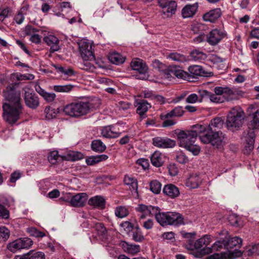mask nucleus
<instances>
[{"mask_svg": "<svg viewBox=\"0 0 259 259\" xmlns=\"http://www.w3.org/2000/svg\"><path fill=\"white\" fill-rule=\"evenodd\" d=\"M242 242L241 238L235 236L230 238L227 241H225V248L229 249L234 247H240L242 245Z\"/></svg>", "mask_w": 259, "mask_h": 259, "instance_id": "nucleus-30", "label": "nucleus"}, {"mask_svg": "<svg viewBox=\"0 0 259 259\" xmlns=\"http://www.w3.org/2000/svg\"><path fill=\"white\" fill-rule=\"evenodd\" d=\"M198 4L197 3L193 5H187L182 10V17L184 18H190L193 17L198 9Z\"/></svg>", "mask_w": 259, "mask_h": 259, "instance_id": "nucleus-24", "label": "nucleus"}, {"mask_svg": "<svg viewBox=\"0 0 259 259\" xmlns=\"http://www.w3.org/2000/svg\"><path fill=\"white\" fill-rule=\"evenodd\" d=\"M204 129L197 124L192 126L190 130L179 131L177 134L179 146L190 151L193 155H197L200 151V147L195 143L198 136L200 139V135Z\"/></svg>", "mask_w": 259, "mask_h": 259, "instance_id": "nucleus-3", "label": "nucleus"}, {"mask_svg": "<svg viewBox=\"0 0 259 259\" xmlns=\"http://www.w3.org/2000/svg\"><path fill=\"white\" fill-rule=\"evenodd\" d=\"M184 112L185 111L182 106H177L166 114L161 115V119H164V118L181 117L183 116Z\"/></svg>", "mask_w": 259, "mask_h": 259, "instance_id": "nucleus-26", "label": "nucleus"}, {"mask_svg": "<svg viewBox=\"0 0 259 259\" xmlns=\"http://www.w3.org/2000/svg\"><path fill=\"white\" fill-rule=\"evenodd\" d=\"M257 247L255 245L248 246L246 247L242 253L241 251L237 252L235 256H241L242 253L245 255L251 256L257 251Z\"/></svg>", "mask_w": 259, "mask_h": 259, "instance_id": "nucleus-40", "label": "nucleus"}, {"mask_svg": "<svg viewBox=\"0 0 259 259\" xmlns=\"http://www.w3.org/2000/svg\"><path fill=\"white\" fill-rule=\"evenodd\" d=\"M17 83L8 85L3 91L5 100L8 101L3 104V116L6 121L14 123L19 118L22 111L20 103V92L15 87Z\"/></svg>", "mask_w": 259, "mask_h": 259, "instance_id": "nucleus-1", "label": "nucleus"}, {"mask_svg": "<svg viewBox=\"0 0 259 259\" xmlns=\"http://www.w3.org/2000/svg\"><path fill=\"white\" fill-rule=\"evenodd\" d=\"M74 85L71 84L65 85H55L53 86V89L57 92L69 93L72 90Z\"/></svg>", "mask_w": 259, "mask_h": 259, "instance_id": "nucleus-39", "label": "nucleus"}, {"mask_svg": "<svg viewBox=\"0 0 259 259\" xmlns=\"http://www.w3.org/2000/svg\"><path fill=\"white\" fill-rule=\"evenodd\" d=\"M157 206L146 205L143 204H139L136 208V211L139 212L138 216L140 220L144 219L146 217L151 215H154Z\"/></svg>", "mask_w": 259, "mask_h": 259, "instance_id": "nucleus-17", "label": "nucleus"}, {"mask_svg": "<svg viewBox=\"0 0 259 259\" xmlns=\"http://www.w3.org/2000/svg\"><path fill=\"white\" fill-rule=\"evenodd\" d=\"M191 59L195 61H202L207 58V55L203 52L197 50L192 51L190 53Z\"/></svg>", "mask_w": 259, "mask_h": 259, "instance_id": "nucleus-36", "label": "nucleus"}, {"mask_svg": "<svg viewBox=\"0 0 259 259\" xmlns=\"http://www.w3.org/2000/svg\"><path fill=\"white\" fill-rule=\"evenodd\" d=\"M152 144L158 148H171L176 146V142L167 137H156L152 139Z\"/></svg>", "mask_w": 259, "mask_h": 259, "instance_id": "nucleus-14", "label": "nucleus"}, {"mask_svg": "<svg viewBox=\"0 0 259 259\" xmlns=\"http://www.w3.org/2000/svg\"><path fill=\"white\" fill-rule=\"evenodd\" d=\"M58 70L62 74L61 77L63 79H68L69 77L72 76L75 74L74 70L71 68L60 67L58 68Z\"/></svg>", "mask_w": 259, "mask_h": 259, "instance_id": "nucleus-41", "label": "nucleus"}, {"mask_svg": "<svg viewBox=\"0 0 259 259\" xmlns=\"http://www.w3.org/2000/svg\"><path fill=\"white\" fill-rule=\"evenodd\" d=\"M163 192L171 198H175L180 195L179 188L171 184L165 185L163 189Z\"/></svg>", "mask_w": 259, "mask_h": 259, "instance_id": "nucleus-23", "label": "nucleus"}, {"mask_svg": "<svg viewBox=\"0 0 259 259\" xmlns=\"http://www.w3.org/2000/svg\"><path fill=\"white\" fill-rule=\"evenodd\" d=\"M44 41L50 47V51L54 52L59 50V39L55 35L48 33L43 38Z\"/></svg>", "mask_w": 259, "mask_h": 259, "instance_id": "nucleus-18", "label": "nucleus"}, {"mask_svg": "<svg viewBox=\"0 0 259 259\" xmlns=\"http://www.w3.org/2000/svg\"><path fill=\"white\" fill-rule=\"evenodd\" d=\"M251 125L253 128H256L259 127V109L254 113L253 119L251 121Z\"/></svg>", "mask_w": 259, "mask_h": 259, "instance_id": "nucleus-59", "label": "nucleus"}, {"mask_svg": "<svg viewBox=\"0 0 259 259\" xmlns=\"http://www.w3.org/2000/svg\"><path fill=\"white\" fill-rule=\"evenodd\" d=\"M152 66L159 71L163 72L165 75H167L168 68L159 60H154L152 63Z\"/></svg>", "mask_w": 259, "mask_h": 259, "instance_id": "nucleus-45", "label": "nucleus"}, {"mask_svg": "<svg viewBox=\"0 0 259 259\" xmlns=\"http://www.w3.org/2000/svg\"><path fill=\"white\" fill-rule=\"evenodd\" d=\"M151 161L154 166H161L164 162L162 154L159 151H155L151 156Z\"/></svg>", "mask_w": 259, "mask_h": 259, "instance_id": "nucleus-32", "label": "nucleus"}, {"mask_svg": "<svg viewBox=\"0 0 259 259\" xmlns=\"http://www.w3.org/2000/svg\"><path fill=\"white\" fill-rule=\"evenodd\" d=\"M229 255L227 252H221L220 253H214L209 256L207 259H229Z\"/></svg>", "mask_w": 259, "mask_h": 259, "instance_id": "nucleus-52", "label": "nucleus"}, {"mask_svg": "<svg viewBox=\"0 0 259 259\" xmlns=\"http://www.w3.org/2000/svg\"><path fill=\"white\" fill-rule=\"evenodd\" d=\"M11 10L9 8H5L0 12V22L4 21L6 18L11 15Z\"/></svg>", "mask_w": 259, "mask_h": 259, "instance_id": "nucleus-56", "label": "nucleus"}, {"mask_svg": "<svg viewBox=\"0 0 259 259\" xmlns=\"http://www.w3.org/2000/svg\"><path fill=\"white\" fill-rule=\"evenodd\" d=\"M244 142V153L249 154L254 148L255 134L253 129L244 132L243 136Z\"/></svg>", "mask_w": 259, "mask_h": 259, "instance_id": "nucleus-11", "label": "nucleus"}, {"mask_svg": "<svg viewBox=\"0 0 259 259\" xmlns=\"http://www.w3.org/2000/svg\"><path fill=\"white\" fill-rule=\"evenodd\" d=\"M115 214L119 218H123L128 214V210L124 206H117L115 209Z\"/></svg>", "mask_w": 259, "mask_h": 259, "instance_id": "nucleus-44", "label": "nucleus"}, {"mask_svg": "<svg viewBox=\"0 0 259 259\" xmlns=\"http://www.w3.org/2000/svg\"><path fill=\"white\" fill-rule=\"evenodd\" d=\"M206 26L200 23L195 22L191 25V30L195 34H199L204 32Z\"/></svg>", "mask_w": 259, "mask_h": 259, "instance_id": "nucleus-42", "label": "nucleus"}, {"mask_svg": "<svg viewBox=\"0 0 259 259\" xmlns=\"http://www.w3.org/2000/svg\"><path fill=\"white\" fill-rule=\"evenodd\" d=\"M165 217L163 226L168 225H181L184 224L182 215L176 212H165Z\"/></svg>", "mask_w": 259, "mask_h": 259, "instance_id": "nucleus-10", "label": "nucleus"}, {"mask_svg": "<svg viewBox=\"0 0 259 259\" xmlns=\"http://www.w3.org/2000/svg\"><path fill=\"white\" fill-rule=\"evenodd\" d=\"M175 76L177 78H182L184 79H186L188 76V73L183 71L180 67L171 65L168 67L166 77H169V76Z\"/></svg>", "mask_w": 259, "mask_h": 259, "instance_id": "nucleus-19", "label": "nucleus"}, {"mask_svg": "<svg viewBox=\"0 0 259 259\" xmlns=\"http://www.w3.org/2000/svg\"><path fill=\"white\" fill-rule=\"evenodd\" d=\"M88 196L86 193H79L72 196L70 200L69 198L65 199L66 202L69 203L73 207H81L84 205L88 199Z\"/></svg>", "mask_w": 259, "mask_h": 259, "instance_id": "nucleus-16", "label": "nucleus"}, {"mask_svg": "<svg viewBox=\"0 0 259 259\" xmlns=\"http://www.w3.org/2000/svg\"><path fill=\"white\" fill-rule=\"evenodd\" d=\"M165 214V212H160V208L158 206L156 207V210H155L154 215L157 223L162 226H163L164 222Z\"/></svg>", "mask_w": 259, "mask_h": 259, "instance_id": "nucleus-43", "label": "nucleus"}, {"mask_svg": "<svg viewBox=\"0 0 259 259\" xmlns=\"http://www.w3.org/2000/svg\"><path fill=\"white\" fill-rule=\"evenodd\" d=\"M90 110V106L88 102L77 101L66 105L63 112L72 117H80L88 114Z\"/></svg>", "mask_w": 259, "mask_h": 259, "instance_id": "nucleus-5", "label": "nucleus"}, {"mask_svg": "<svg viewBox=\"0 0 259 259\" xmlns=\"http://www.w3.org/2000/svg\"><path fill=\"white\" fill-rule=\"evenodd\" d=\"M229 221L233 226H242V223L240 222V218L235 215H231L229 218Z\"/></svg>", "mask_w": 259, "mask_h": 259, "instance_id": "nucleus-63", "label": "nucleus"}, {"mask_svg": "<svg viewBox=\"0 0 259 259\" xmlns=\"http://www.w3.org/2000/svg\"><path fill=\"white\" fill-rule=\"evenodd\" d=\"M124 183L126 185L129 186V188L132 190L137 192L138 182L136 179L131 176L125 175L124 179Z\"/></svg>", "mask_w": 259, "mask_h": 259, "instance_id": "nucleus-33", "label": "nucleus"}, {"mask_svg": "<svg viewBox=\"0 0 259 259\" xmlns=\"http://www.w3.org/2000/svg\"><path fill=\"white\" fill-rule=\"evenodd\" d=\"M168 57L172 60L180 62H184L187 60L184 55L177 53H170L168 55Z\"/></svg>", "mask_w": 259, "mask_h": 259, "instance_id": "nucleus-48", "label": "nucleus"}, {"mask_svg": "<svg viewBox=\"0 0 259 259\" xmlns=\"http://www.w3.org/2000/svg\"><path fill=\"white\" fill-rule=\"evenodd\" d=\"M10 80L13 82V83H16L17 81L25 80V75L20 73H13L10 76Z\"/></svg>", "mask_w": 259, "mask_h": 259, "instance_id": "nucleus-53", "label": "nucleus"}, {"mask_svg": "<svg viewBox=\"0 0 259 259\" xmlns=\"http://www.w3.org/2000/svg\"><path fill=\"white\" fill-rule=\"evenodd\" d=\"M122 247L124 251L132 255H135L140 251L141 247L139 245L130 244L126 242L122 243Z\"/></svg>", "mask_w": 259, "mask_h": 259, "instance_id": "nucleus-25", "label": "nucleus"}, {"mask_svg": "<svg viewBox=\"0 0 259 259\" xmlns=\"http://www.w3.org/2000/svg\"><path fill=\"white\" fill-rule=\"evenodd\" d=\"M92 149L98 152H102L106 149V146L100 140H94L92 143Z\"/></svg>", "mask_w": 259, "mask_h": 259, "instance_id": "nucleus-38", "label": "nucleus"}, {"mask_svg": "<svg viewBox=\"0 0 259 259\" xmlns=\"http://www.w3.org/2000/svg\"><path fill=\"white\" fill-rule=\"evenodd\" d=\"M81 57L84 61L95 60V55L93 51V44L88 39H82L77 42Z\"/></svg>", "mask_w": 259, "mask_h": 259, "instance_id": "nucleus-7", "label": "nucleus"}, {"mask_svg": "<svg viewBox=\"0 0 259 259\" xmlns=\"http://www.w3.org/2000/svg\"><path fill=\"white\" fill-rule=\"evenodd\" d=\"M136 229V230L132 235L133 239L136 242H141L144 239V237L139 227H137Z\"/></svg>", "mask_w": 259, "mask_h": 259, "instance_id": "nucleus-46", "label": "nucleus"}, {"mask_svg": "<svg viewBox=\"0 0 259 259\" xmlns=\"http://www.w3.org/2000/svg\"><path fill=\"white\" fill-rule=\"evenodd\" d=\"M222 11L220 8H216L210 10L204 14L203 20L206 22H214L222 15Z\"/></svg>", "mask_w": 259, "mask_h": 259, "instance_id": "nucleus-22", "label": "nucleus"}, {"mask_svg": "<svg viewBox=\"0 0 259 259\" xmlns=\"http://www.w3.org/2000/svg\"><path fill=\"white\" fill-rule=\"evenodd\" d=\"M224 121L220 117L212 119L208 125L199 124L204 130L200 135V141L205 144H210L219 148L222 146L225 135L219 130L223 127Z\"/></svg>", "mask_w": 259, "mask_h": 259, "instance_id": "nucleus-2", "label": "nucleus"}, {"mask_svg": "<svg viewBox=\"0 0 259 259\" xmlns=\"http://www.w3.org/2000/svg\"><path fill=\"white\" fill-rule=\"evenodd\" d=\"M45 112L46 113V117L48 119H51L56 117L57 112L55 109L53 108H47L45 109Z\"/></svg>", "mask_w": 259, "mask_h": 259, "instance_id": "nucleus-58", "label": "nucleus"}, {"mask_svg": "<svg viewBox=\"0 0 259 259\" xmlns=\"http://www.w3.org/2000/svg\"><path fill=\"white\" fill-rule=\"evenodd\" d=\"M33 244L32 240L29 238H21L14 240L10 243L8 245V248L13 252H16L18 250L28 248Z\"/></svg>", "mask_w": 259, "mask_h": 259, "instance_id": "nucleus-8", "label": "nucleus"}, {"mask_svg": "<svg viewBox=\"0 0 259 259\" xmlns=\"http://www.w3.org/2000/svg\"><path fill=\"white\" fill-rule=\"evenodd\" d=\"M10 236V231L5 227H0V241H6Z\"/></svg>", "mask_w": 259, "mask_h": 259, "instance_id": "nucleus-51", "label": "nucleus"}, {"mask_svg": "<svg viewBox=\"0 0 259 259\" xmlns=\"http://www.w3.org/2000/svg\"><path fill=\"white\" fill-rule=\"evenodd\" d=\"M88 203L94 207L103 209L105 206V200L103 197L97 195L91 198Z\"/></svg>", "mask_w": 259, "mask_h": 259, "instance_id": "nucleus-27", "label": "nucleus"}, {"mask_svg": "<svg viewBox=\"0 0 259 259\" xmlns=\"http://www.w3.org/2000/svg\"><path fill=\"white\" fill-rule=\"evenodd\" d=\"M121 133L116 125H109L102 128L101 135L106 138H115L119 137Z\"/></svg>", "mask_w": 259, "mask_h": 259, "instance_id": "nucleus-20", "label": "nucleus"}, {"mask_svg": "<svg viewBox=\"0 0 259 259\" xmlns=\"http://www.w3.org/2000/svg\"><path fill=\"white\" fill-rule=\"evenodd\" d=\"M225 241H218L213 244L211 247H204L202 249L196 252L194 254V256L197 258L201 257L202 256L211 253L213 251H218L223 248L224 246L225 247Z\"/></svg>", "mask_w": 259, "mask_h": 259, "instance_id": "nucleus-15", "label": "nucleus"}, {"mask_svg": "<svg viewBox=\"0 0 259 259\" xmlns=\"http://www.w3.org/2000/svg\"><path fill=\"white\" fill-rule=\"evenodd\" d=\"M195 233H184L182 234L183 237L186 239L185 247L189 250L193 251L192 253L194 254L200 251L203 246L206 247L212 241L211 236L209 235H205L201 238L197 239L194 242Z\"/></svg>", "mask_w": 259, "mask_h": 259, "instance_id": "nucleus-4", "label": "nucleus"}, {"mask_svg": "<svg viewBox=\"0 0 259 259\" xmlns=\"http://www.w3.org/2000/svg\"><path fill=\"white\" fill-rule=\"evenodd\" d=\"M131 106L132 104L127 101H120L118 104V107L120 110H127L130 109Z\"/></svg>", "mask_w": 259, "mask_h": 259, "instance_id": "nucleus-64", "label": "nucleus"}, {"mask_svg": "<svg viewBox=\"0 0 259 259\" xmlns=\"http://www.w3.org/2000/svg\"><path fill=\"white\" fill-rule=\"evenodd\" d=\"M93 227L97 231V234L100 236H104L107 233V230L102 223H95Z\"/></svg>", "mask_w": 259, "mask_h": 259, "instance_id": "nucleus-47", "label": "nucleus"}, {"mask_svg": "<svg viewBox=\"0 0 259 259\" xmlns=\"http://www.w3.org/2000/svg\"><path fill=\"white\" fill-rule=\"evenodd\" d=\"M189 72L192 75L197 76H208L207 73L203 69L202 67L199 65L191 66L188 68Z\"/></svg>", "mask_w": 259, "mask_h": 259, "instance_id": "nucleus-35", "label": "nucleus"}, {"mask_svg": "<svg viewBox=\"0 0 259 259\" xmlns=\"http://www.w3.org/2000/svg\"><path fill=\"white\" fill-rule=\"evenodd\" d=\"M177 5L175 1L170 2L165 7H161L162 9L163 14L167 17L171 16L175 14Z\"/></svg>", "mask_w": 259, "mask_h": 259, "instance_id": "nucleus-28", "label": "nucleus"}, {"mask_svg": "<svg viewBox=\"0 0 259 259\" xmlns=\"http://www.w3.org/2000/svg\"><path fill=\"white\" fill-rule=\"evenodd\" d=\"M23 90L24 92V100L26 105L31 109L36 108L39 104L38 97L28 86L25 87Z\"/></svg>", "mask_w": 259, "mask_h": 259, "instance_id": "nucleus-9", "label": "nucleus"}, {"mask_svg": "<svg viewBox=\"0 0 259 259\" xmlns=\"http://www.w3.org/2000/svg\"><path fill=\"white\" fill-rule=\"evenodd\" d=\"M177 5L175 1L170 2L165 7H161L162 9L163 14L167 17L171 16L175 14Z\"/></svg>", "mask_w": 259, "mask_h": 259, "instance_id": "nucleus-29", "label": "nucleus"}, {"mask_svg": "<svg viewBox=\"0 0 259 259\" xmlns=\"http://www.w3.org/2000/svg\"><path fill=\"white\" fill-rule=\"evenodd\" d=\"M110 61L115 64L118 65L124 62L125 58L120 54L116 52H113L109 54L108 57Z\"/></svg>", "mask_w": 259, "mask_h": 259, "instance_id": "nucleus-34", "label": "nucleus"}, {"mask_svg": "<svg viewBox=\"0 0 259 259\" xmlns=\"http://www.w3.org/2000/svg\"><path fill=\"white\" fill-rule=\"evenodd\" d=\"M244 113L239 107L233 108L229 112L226 121L227 128L230 130L239 129L242 125Z\"/></svg>", "mask_w": 259, "mask_h": 259, "instance_id": "nucleus-6", "label": "nucleus"}, {"mask_svg": "<svg viewBox=\"0 0 259 259\" xmlns=\"http://www.w3.org/2000/svg\"><path fill=\"white\" fill-rule=\"evenodd\" d=\"M187 103L194 104L199 102L198 96L196 94L193 93L189 95L186 99Z\"/></svg>", "mask_w": 259, "mask_h": 259, "instance_id": "nucleus-60", "label": "nucleus"}, {"mask_svg": "<svg viewBox=\"0 0 259 259\" xmlns=\"http://www.w3.org/2000/svg\"><path fill=\"white\" fill-rule=\"evenodd\" d=\"M134 105L136 107V112L140 116L141 119L147 117L146 113L151 108V104L143 99H135Z\"/></svg>", "mask_w": 259, "mask_h": 259, "instance_id": "nucleus-13", "label": "nucleus"}, {"mask_svg": "<svg viewBox=\"0 0 259 259\" xmlns=\"http://www.w3.org/2000/svg\"><path fill=\"white\" fill-rule=\"evenodd\" d=\"M0 217L3 219H8L10 217L9 211L3 205H0Z\"/></svg>", "mask_w": 259, "mask_h": 259, "instance_id": "nucleus-61", "label": "nucleus"}, {"mask_svg": "<svg viewBox=\"0 0 259 259\" xmlns=\"http://www.w3.org/2000/svg\"><path fill=\"white\" fill-rule=\"evenodd\" d=\"M176 160L180 163L185 164L188 162V157L182 152L178 153L176 156Z\"/></svg>", "mask_w": 259, "mask_h": 259, "instance_id": "nucleus-62", "label": "nucleus"}, {"mask_svg": "<svg viewBox=\"0 0 259 259\" xmlns=\"http://www.w3.org/2000/svg\"><path fill=\"white\" fill-rule=\"evenodd\" d=\"M98 82L105 86H115L114 82L109 78L101 77L98 79Z\"/></svg>", "mask_w": 259, "mask_h": 259, "instance_id": "nucleus-55", "label": "nucleus"}, {"mask_svg": "<svg viewBox=\"0 0 259 259\" xmlns=\"http://www.w3.org/2000/svg\"><path fill=\"white\" fill-rule=\"evenodd\" d=\"M201 182V179L198 175H193L187 180L186 185L191 189H195L198 187Z\"/></svg>", "mask_w": 259, "mask_h": 259, "instance_id": "nucleus-31", "label": "nucleus"}, {"mask_svg": "<svg viewBox=\"0 0 259 259\" xmlns=\"http://www.w3.org/2000/svg\"><path fill=\"white\" fill-rule=\"evenodd\" d=\"M209 100L213 103H221L224 102V98L222 96H219L215 94L210 93L209 99Z\"/></svg>", "mask_w": 259, "mask_h": 259, "instance_id": "nucleus-54", "label": "nucleus"}, {"mask_svg": "<svg viewBox=\"0 0 259 259\" xmlns=\"http://www.w3.org/2000/svg\"><path fill=\"white\" fill-rule=\"evenodd\" d=\"M226 35V33L225 31L218 29H214L207 35L206 41L209 45L215 46L218 44Z\"/></svg>", "mask_w": 259, "mask_h": 259, "instance_id": "nucleus-12", "label": "nucleus"}, {"mask_svg": "<svg viewBox=\"0 0 259 259\" xmlns=\"http://www.w3.org/2000/svg\"><path fill=\"white\" fill-rule=\"evenodd\" d=\"M223 98H224V101L232 100L236 99V95L231 89L228 88H225Z\"/></svg>", "mask_w": 259, "mask_h": 259, "instance_id": "nucleus-49", "label": "nucleus"}, {"mask_svg": "<svg viewBox=\"0 0 259 259\" xmlns=\"http://www.w3.org/2000/svg\"><path fill=\"white\" fill-rule=\"evenodd\" d=\"M131 67L133 70L138 71L140 74L147 72L148 68L146 64L140 59H133L131 63Z\"/></svg>", "mask_w": 259, "mask_h": 259, "instance_id": "nucleus-21", "label": "nucleus"}, {"mask_svg": "<svg viewBox=\"0 0 259 259\" xmlns=\"http://www.w3.org/2000/svg\"><path fill=\"white\" fill-rule=\"evenodd\" d=\"M26 259H45L44 253L41 251H36L33 250L29 251L25 254Z\"/></svg>", "mask_w": 259, "mask_h": 259, "instance_id": "nucleus-37", "label": "nucleus"}, {"mask_svg": "<svg viewBox=\"0 0 259 259\" xmlns=\"http://www.w3.org/2000/svg\"><path fill=\"white\" fill-rule=\"evenodd\" d=\"M13 199L11 197H8L4 195H0V205H9L10 204L13 202Z\"/></svg>", "mask_w": 259, "mask_h": 259, "instance_id": "nucleus-57", "label": "nucleus"}, {"mask_svg": "<svg viewBox=\"0 0 259 259\" xmlns=\"http://www.w3.org/2000/svg\"><path fill=\"white\" fill-rule=\"evenodd\" d=\"M150 190L155 194H158L161 190V185L157 181H153L150 184Z\"/></svg>", "mask_w": 259, "mask_h": 259, "instance_id": "nucleus-50", "label": "nucleus"}]
</instances>
